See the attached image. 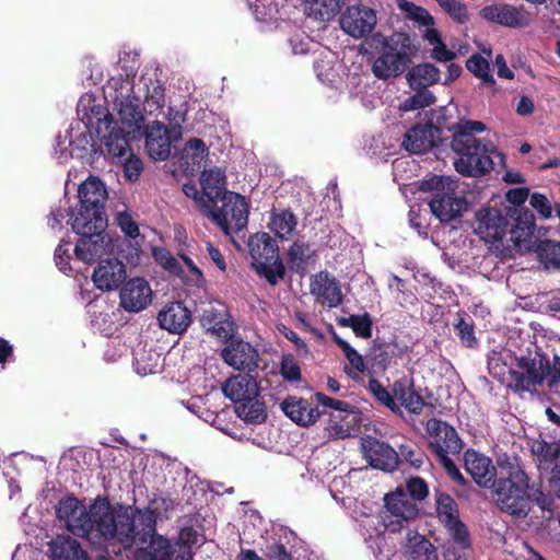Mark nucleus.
I'll return each instance as SVG.
<instances>
[{
    "label": "nucleus",
    "instance_id": "obj_1",
    "mask_svg": "<svg viewBox=\"0 0 560 560\" xmlns=\"http://www.w3.org/2000/svg\"><path fill=\"white\" fill-rule=\"evenodd\" d=\"M56 515L68 532L94 547L128 550L138 545L150 560H171V544L156 534V515L149 508L114 505L101 495L86 508L77 498L67 497L56 506Z\"/></svg>",
    "mask_w": 560,
    "mask_h": 560
},
{
    "label": "nucleus",
    "instance_id": "obj_2",
    "mask_svg": "<svg viewBox=\"0 0 560 560\" xmlns=\"http://www.w3.org/2000/svg\"><path fill=\"white\" fill-rule=\"evenodd\" d=\"M482 121L460 119L451 130L453 131L451 147L458 154L454 162L455 170L467 176H479L490 172L493 167L492 156H504L498 152L491 140L478 139L476 133L486 131Z\"/></svg>",
    "mask_w": 560,
    "mask_h": 560
},
{
    "label": "nucleus",
    "instance_id": "obj_3",
    "mask_svg": "<svg viewBox=\"0 0 560 560\" xmlns=\"http://www.w3.org/2000/svg\"><path fill=\"white\" fill-rule=\"evenodd\" d=\"M499 464L505 468L501 460ZM506 465L508 477L499 478L491 488L502 511L514 517L524 518L530 511L528 477L516 463V458H513L512 462L508 458Z\"/></svg>",
    "mask_w": 560,
    "mask_h": 560
},
{
    "label": "nucleus",
    "instance_id": "obj_4",
    "mask_svg": "<svg viewBox=\"0 0 560 560\" xmlns=\"http://www.w3.org/2000/svg\"><path fill=\"white\" fill-rule=\"evenodd\" d=\"M417 50L413 40L406 33H394L385 37L372 63V73L384 81L399 77L409 67Z\"/></svg>",
    "mask_w": 560,
    "mask_h": 560
},
{
    "label": "nucleus",
    "instance_id": "obj_5",
    "mask_svg": "<svg viewBox=\"0 0 560 560\" xmlns=\"http://www.w3.org/2000/svg\"><path fill=\"white\" fill-rule=\"evenodd\" d=\"M249 207L244 196L224 191L220 198L207 206L206 215L210 218L225 235L246 228Z\"/></svg>",
    "mask_w": 560,
    "mask_h": 560
},
{
    "label": "nucleus",
    "instance_id": "obj_6",
    "mask_svg": "<svg viewBox=\"0 0 560 560\" xmlns=\"http://www.w3.org/2000/svg\"><path fill=\"white\" fill-rule=\"evenodd\" d=\"M420 189L434 192L430 201V209L441 222L456 219L466 209L465 200L456 196L455 182L450 177L425 178L421 182Z\"/></svg>",
    "mask_w": 560,
    "mask_h": 560
},
{
    "label": "nucleus",
    "instance_id": "obj_7",
    "mask_svg": "<svg viewBox=\"0 0 560 560\" xmlns=\"http://www.w3.org/2000/svg\"><path fill=\"white\" fill-rule=\"evenodd\" d=\"M252 265L266 280L276 285L283 279L285 268L279 257V248L275 240L267 233L255 234L248 241Z\"/></svg>",
    "mask_w": 560,
    "mask_h": 560
},
{
    "label": "nucleus",
    "instance_id": "obj_8",
    "mask_svg": "<svg viewBox=\"0 0 560 560\" xmlns=\"http://www.w3.org/2000/svg\"><path fill=\"white\" fill-rule=\"evenodd\" d=\"M384 501L386 513L383 516V525L393 533L408 526L419 514L417 503L408 497L402 487L386 494Z\"/></svg>",
    "mask_w": 560,
    "mask_h": 560
},
{
    "label": "nucleus",
    "instance_id": "obj_9",
    "mask_svg": "<svg viewBox=\"0 0 560 560\" xmlns=\"http://www.w3.org/2000/svg\"><path fill=\"white\" fill-rule=\"evenodd\" d=\"M144 137L148 154L155 161H165L171 154L172 143L182 138V126L171 124L167 127L154 120L145 126Z\"/></svg>",
    "mask_w": 560,
    "mask_h": 560
},
{
    "label": "nucleus",
    "instance_id": "obj_10",
    "mask_svg": "<svg viewBox=\"0 0 560 560\" xmlns=\"http://www.w3.org/2000/svg\"><path fill=\"white\" fill-rule=\"evenodd\" d=\"M545 365L541 359L516 358L515 368L510 370L509 386L516 393H533L545 378Z\"/></svg>",
    "mask_w": 560,
    "mask_h": 560
},
{
    "label": "nucleus",
    "instance_id": "obj_11",
    "mask_svg": "<svg viewBox=\"0 0 560 560\" xmlns=\"http://www.w3.org/2000/svg\"><path fill=\"white\" fill-rule=\"evenodd\" d=\"M510 240L518 252L536 250L539 243L534 215L528 209L514 208L509 212Z\"/></svg>",
    "mask_w": 560,
    "mask_h": 560
},
{
    "label": "nucleus",
    "instance_id": "obj_12",
    "mask_svg": "<svg viewBox=\"0 0 560 560\" xmlns=\"http://www.w3.org/2000/svg\"><path fill=\"white\" fill-rule=\"evenodd\" d=\"M436 514L445 525L454 542L462 549L470 546L469 533L466 525L459 520L456 501L446 493L436 495Z\"/></svg>",
    "mask_w": 560,
    "mask_h": 560
},
{
    "label": "nucleus",
    "instance_id": "obj_13",
    "mask_svg": "<svg viewBox=\"0 0 560 560\" xmlns=\"http://www.w3.org/2000/svg\"><path fill=\"white\" fill-rule=\"evenodd\" d=\"M425 429L429 436V446L436 457L459 454L463 442L452 425L432 418L428 420Z\"/></svg>",
    "mask_w": 560,
    "mask_h": 560
},
{
    "label": "nucleus",
    "instance_id": "obj_14",
    "mask_svg": "<svg viewBox=\"0 0 560 560\" xmlns=\"http://www.w3.org/2000/svg\"><path fill=\"white\" fill-rule=\"evenodd\" d=\"M78 124L94 129L95 136H101L113 125L110 114L92 94H83L77 106Z\"/></svg>",
    "mask_w": 560,
    "mask_h": 560
},
{
    "label": "nucleus",
    "instance_id": "obj_15",
    "mask_svg": "<svg viewBox=\"0 0 560 560\" xmlns=\"http://www.w3.org/2000/svg\"><path fill=\"white\" fill-rule=\"evenodd\" d=\"M221 357L234 370L250 373L258 368V350L252 343L242 339L230 338V341L222 349Z\"/></svg>",
    "mask_w": 560,
    "mask_h": 560
},
{
    "label": "nucleus",
    "instance_id": "obj_16",
    "mask_svg": "<svg viewBox=\"0 0 560 560\" xmlns=\"http://www.w3.org/2000/svg\"><path fill=\"white\" fill-rule=\"evenodd\" d=\"M509 224L508 213L503 214L495 208H482L476 213L475 232L486 243H494L503 238Z\"/></svg>",
    "mask_w": 560,
    "mask_h": 560
},
{
    "label": "nucleus",
    "instance_id": "obj_17",
    "mask_svg": "<svg viewBox=\"0 0 560 560\" xmlns=\"http://www.w3.org/2000/svg\"><path fill=\"white\" fill-rule=\"evenodd\" d=\"M376 22L375 11L362 5L347 8L340 18L341 28L353 38H363L370 35Z\"/></svg>",
    "mask_w": 560,
    "mask_h": 560
},
{
    "label": "nucleus",
    "instance_id": "obj_18",
    "mask_svg": "<svg viewBox=\"0 0 560 560\" xmlns=\"http://www.w3.org/2000/svg\"><path fill=\"white\" fill-rule=\"evenodd\" d=\"M200 324L209 334L223 340L232 338L235 331L228 307L220 302L203 307Z\"/></svg>",
    "mask_w": 560,
    "mask_h": 560
},
{
    "label": "nucleus",
    "instance_id": "obj_19",
    "mask_svg": "<svg viewBox=\"0 0 560 560\" xmlns=\"http://www.w3.org/2000/svg\"><path fill=\"white\" fill-rule=\"evenodd\" d=\"M532 453L536 457L537 467L544 478L558 487L560 481V452L556 444H549L542 440L532 443Z\"/></svg>",
    "mask_w": 560,
    "mask_h": 560
},
{
    "label": "nucleus",
    "instance_id": "obj_20",
    "mask_svg": "<svg viewBox=\"0 0 560 560\" xmlns=\"http://www.w3.org/2000/svg\"><path fill=\"white\" fill-rule=\"evenodd\" d=\"M480 15L489 21L506 27H524L529 24V16L523 8L508 3H494L481 9Z\"/></svg>",
    "mask_w": 560,
    "mask_h": 560
},
{
    "label": "nucleus",
    "instance_id": "obj_21",
    "mask_svg": "<svg viewBox=\"0 0 560 560\" xmlns=\"http://www.w3.org/2000/svg\"><path fill=\"white\" fill-rule=\"evenodd\" d=\"M464 465L466 471L474 481L483 488H491L497 482V469L492 460L475 450H467L464 454Z\"/></svg>",
    "mask_w": 560,
    "mask_h": 560
},
{
    "label": "nucleus",
    "instance_id": "obj_22",
    "mask_svg": "<svg viewBox=\"0 0 560 560\" xmlns=\"http://www.w3.org/2000/svg\"><path fill=\"white\" fill-rule=\"evenodd\" d=\"M364 457L374 468L393 471L399 463L398 453L385 442L369 438L362 442Z\"/></svg>",
    "mask_w": 560,
    "mask_h": 560
},
{
    "label": "nucleus",
    "instance_id": "obj_23",
    "mask_svg": "<svg viewBox=\"0 0 560 560\" xmlns=\"http://www.w3.org/2000/svg\"><path fill=\"white\" fill-rule=\"evenodd\" d=\"M120 305L128 312H141L152 301V290L149 283L142 278H133L120 290Z\"/></svg>",
    "mask_w": 560,
    "mask_h": 560
},
{
    "label": "nucleus",
    "instance_id": "obj_24",
    "mask_svg": "<svg viewBox=\"0 0 560 560\" xmlns=\"http://www.w3.org/2000/svg\"><path fill=\"white\" fill-rule=\"evenodd\" d=\"M79 206L82 208L94 209V223L102 226V214L105 213V200L107 199V190L105 185L96 177H90L83 182L78 190Z\"/></svg>",
    "mask_w": 560,
    "mask_h": 560
},
{
    "label": "nucleus",
    "instance_id": "obj_25",
    "mask_svg": "<svg viewBox=\"0 0 560 560\" xmlns=\"http://www.w3.org/2000/svg\"><path fill=\"white\" fill-rule=\"evenodd\" d=\"M126 277L124 262L117 258H107L98 262L93 271L92 280L97 289L112 291L117 289Z\"/></svg>",
    "mask_w": 560,
    "mask_h": 560
},
{
    "label": "nucleus",
    "instance_id": "obj_26",
    "mask_svg": "<svg viewBox=\"0 0 560 560\" xmlns=\"http://www.w3.org/2000/svg\"><path fill=\"white\" fill-rule=\"evenodd\" d=\"M222 392L226 398L237 405L247 398L259 396V386L256 378L247 372L229 377L222 384Z\"/></svg>",
    "mask_w": 560,
    "mask_h": 560
},
{
    "label": "nucleus",
    "instance_id": "obj_27",
    "mask_svg": "<svg viewBox=\"0 0 560 560\" xmlns=\"http://www.w3.org/2000/svg\"><path fill=\"white\" fill-rule=\"evenodd\" d=\"M74 247L75 257L84 262H91L108 253L110 241L104 231L91 232V234L80 235Z\"/></svg>",
    "mask_w": 560,
    "mask_h": 560
},
{
    "label": "nucleus",
    "instance_id": "obj_28",
    "mask_svg": "<svg viewBox=\"0 0 560 560\" xmlns=\"http://www.w3.org/2000/svg\"><path fill=\"white\" fill-rule=\"evenodd\" d=\"M161 328L172 334H183L191 323V313L183 302L165 305L158 315Z\"/></svg>",
    "mask_w": 560,
    "mask_h": 560
},
{
    "label": "nucleus",
    "instance_id": "obj_29",
    "mask_svg": "<svg viewBox=\"0 0 560 560\" xmlns=\"http://www.w3.org/2000/svg\"><path fill=\"white\" fill-rule=\"evenodd\" d=\"M311 293L317 301H322L330 308L342 303L339 282L327 272H319L311 278Z\"/></svg>",
    "mask_w": 560,
    "mask_h": 560
},
{
    "label": "nucleus",
    "instance_id": "obj_30",
    "mask_svg": "<svg viewBox=\"0 0 560 560\" xmlns=\"http://www.w3.org/2000/svg\"><path fill=\"white\" fill-rule=\"evenodd\" d=\"M280 406L284 415L299 425L314 424L320 417L317 406L295 396L287 397Z\"/></svg>",
    "mask_w": 560,
    "mask_h": 560
},
{
    "label": "nucleus",
    "instance_id": "obj_31",
    "mask_svg": "<svg viewBox=\"0 0 560 560\" xmlns=\"http://www.w3.org/2000/svg\"><path fill=\"white\" fill-rule=\"evenodd\" d=\"M129 131H125L117 122H113L107 131L97 136L104 147L103 153H107L114 161L122 162L124 158L130 151L127 136Z\"/></svg>",
    "mask_w": 560,
    "mask_h": 560
},
{
    "label": "nucleus",
    "instance_id": "obj_32",
    "mask_svg": "<svg viewBox=\"0 0 560 560\" xmlns=\"http://www.w3.org/2000/svg\"><path fill=\"white\" fill-rule=\"evenodd\" d=\"M352 517L359 524V530L369 547L373 551H375V547L377 550H381L382 544L384 542L381 528L384 527V525L378 515L373 514L371 511H353Z\"/></svg>",
    "mask_w": 560,
    "mask_h": 560
},
{
    "label": "nucleus",
    "instance_id": "obj_33",
    "mask_svg": "<svg viewBox=\"0 0 560 560\" xmlns=\"http://www.w3.org/2000/svg\"><path fill=\"white\" fill-rule=\"evenodd\" d=\"M50 560H88L81 544L68 535H58L48 544Z\"/></svg>",
    "mask_w": 560,
    "mask_h": 560
},
{
    "label": "nucleus",
    "instance_id": "obj_34",
    "mask_svg": "<svg viewBox=\"0 0 560 560\" xmlns=\"http://www.w3.org/2000/svg\"><path fill=\"white\" fill-rule=\"evenodd\" d=\"M395 401L405 407L411 413H420L424 406L421 395L415 389L412 380L404 376L393 385Z\"/></svg>",
    "mask_w": 560,
    "mask_h": 560
},
{
    "label": "nucleus",
    "instance_id": "obj_35",
    "mask_svg": "<svg viewBox=\"0 0 560 560\" xmlns=\"http://www.w3.org/2000/svg\"><path fill=\"white\" fill-rule=\"evenodd\" d=\"M94 209L82 208V206H78L74 210L70 212L69 223L72 226L74 233L79 235L91 234V232L95 231H105L107 226V218L106 213L102 214V226L97 223H94Z\"/></svg>",
    "mask_w": 560,
    "mask_h": 560
},
{
    "label": "nucleus",
    "instance_id": "obj_36",
    "mask_svg": "<svg viewBox=\"0 0 560 560\" xmlns=\"http://www.w3.org/2000/svg\"><path fill=\"white\" fill-rule=\"evenodd\" d=\"M434 144V128L432 125L416 126L407 131L402 141L404 148L410 153H421Z\"/></svg>",
    "mask_w": 560,
    "mask_h": 560
},
{
    "label": "nucleus",
    "instance_id": "obj_37",
    "mask_svg": "<svg viewBox=\"0 0 560 560\" xmlns=\"http://www.w3.org/2000/svg\"><path fill=\"white\" fill-rule=\"evenodd\" d=\"M68 133L69 145L72 148L73 156L82 159L86 153L95 151L94 129L75 122L69 127Z\"/></svg>",
    "mask_w": 560,
    "mask_h": 560
},
{
    "label": "nucleus",
    "instance_id": "obj_38",
    "mask_svg": "<svg viewBox=\"0 0 560 560\" xmlns=\"http://www.w3.org/2000/svg\"><path fill=\"white\" fill-rule=\"evenodd\" d=\"M397 5L405 16L412 21L415 26L419 28L422 37H424L427 30H436L434 27L433 16L427 9L416 5L413 2L408 0H397Z\"/></svg>",
    "mask_w": 560,
    "mask_h": 560
},
{
    "label": "nucleus",
    "instance_id": "obj_39",
    "mask_svg": "<svg viewBox=\"0 0 560 560\" xmlns=\"http://www.w3.org/2000/svg\"><path fill=\"white\" fill-rule=\"evenodd\" d=\"M202 189L207 194L208 201L213 202L214 199L220 198L225 190V174L219 167L205 170L200 177Z\"/></svg>",
    "mask_w": 560,
    "mask_h": 560
},
{
    "label": "nucleus",
    "instance_id": "obj_40",
    "mask_svg": "<svg viewBox=\"0 0 560 560\" xmlns=\"http://www.w3.org/2000/svg\"><path fill=\"white\" fill-rule=\"evenodd\" d=\"M235 412L238 418L252 424H260L267 418L265 405L259 400V396L247 398L243 402L235 405Z\"/></svg>",
    "mask_w": 560,
    "mask_h": 560
},
{
    "label": "nucleus",
    "instance_id": "obj_41",
    "mask_svg": "<svg viewBox=\"0 0 560 560\" xmlns=\"http://www.w3.org/2000/svg\"><path fill=\"white\" fill-rule=\"evenodd\" d=\"M407 80L412 89H425L440 80V70L431 63H421L409 70Z\"/></svg>",
    "mask_w": 560,
    "mask_h": 560
},
{
    "label": "nucleus",
    "instance_id": "obj_42",
    "mask_svg": "<svg viewBox=\"0 0 560 560\" xmlns=\"http://www.w3.org/2000/svg\"><path fill=\"white\" fill-rule=\"evenodd\" d=\"M407 542L410 549V560H438L433 545L417 532H408Z\"/></svg>",
    "mask_w": 560,
    "mask_h": 560
},
{
    "label": "nucleus",
    "instance_id": "obj_43",
    "mask_svg": "<svg viewBox=\"0 0 560 560\" xmlns=\"http://www.w3.org/2000/svg\"><path fill=\"white\" fill-rule=\"evenodd\" d=\"M117 112L121 124L130 129L138 128L139 122L143 119L137 97L126 96L121 98L117 104Z\"/></svg>",
    "mask_w": 560,
    "mask_h": 560
},
{
    "label": "nucleus",
    "instance_id": "obj_44",
    "mask_svg": "<svg viewBox=\"0 0 560 560\" xmlns=\"http://www.w3.org/2000/svg\"><path fill=\"white\" fill-rule=\"evenodd\" d=\"M336 59L334 52L326 50L314 61V71L323 84L330 86L337 80Z\"/></svg>",
    "mask_w": 560,
    "mask_h": 560
},
{
    "label": "nucleus",
    "instance_id": "obj_45",
    "mask_svg": "<svg viewBox=\"0 0 560 560\" xmlns=\"http://www.w3.org/2000/svg\"><path fill=\"white\" fill-rule=\"evenodd\" d=\"M144 86V110L152 115L163 108L165 104V93L163 85L158 81L149 80L143 82Z\"/></svg>",
    "mask_w": 560,
    "mask_h": 560
},
{
    "label": "nucleus",
    "instance_id": "obj_46",
    "mask_svg": "<svg viewBox=\"0 0 560 560\" xmlns=\"http://www.w3.org/2000/svg\"><path fill=\"white\" fill-rule=\"evenodd\" d=\"M341 4L342 0H306V10L316 20L329 21L340 11Z\"/></svg>",
    "mask_w": 560,
    "mask_h": 560
},
{
    "label": "nucleus",
    "instance_id": "obj_47",
    "mask_svg": "<svg viewBox=\"0 0 560 560\" xmlns=\"http://www.w3.org/2000/svg\"><path fill=\"white\" fill-rule=\"evenodd\" d=\"M298 224L296 217L289 210L273 213L269 223L270 230L279 238H289L295 231Z\"/></svg>",
    "mask_w": 560,
    "mask_h": 560
},
{
    "label": "nucleus",
    "instance_id": "obj_48",
    "mask_svg": "<svg viewBox=\"0 0 560 560\" xmlns=\"http://www.w3.org/2000/svg\"><path fill=\"white\" fill-rule=\"evenodd\" d=\"M334 340L342 350L350 364V368H345V372L352 378H355L358 374L363 373L366 370V365L362 355L342 338L335 335Z\"/></svg>",
    "mask_w": 560,
    "mask_h": 560
},
{
    "label": "nucleus",
    "instance_id": "obj_49",
    "mask_svg": "<svg viewBox=\"0 0 560 560\" xmlns=\"http://www.w3.org/2000/svg\"><path fill=\"white\" fill-rule=\"evenodd\" d=\"M160 360V354L156 351L139 349L135 352V371L141 376L155 373L159 369Z\"/></svg>",
    "mask_w": 560,
    "mask_h": 560
},
{
    "label": "nucleus",
    "instance_id": "obj_50",
    "mask_svg": "<svg viewBox=\"0 0 560 560\" xmlns=\"http://www.w3.org/2000/svg\"><path fill=\"white\" fill-rule=\"evenodd\" d=\"M535 252L546 268L560 267V242L549 240L539 241Z\"/></svg>",
    "mask_w": 560,
    "mask_h": 560
},
{
    "label": "nucleus",
    "instance_id": "obj_51",
    "mask_svg": "<svg viewBox=\"0 0 560 560\" xmlns=\"http://www.w3.org/2000/svg\"><path fill=\"white\" fill-rule=\"evenodd\" d=\"M337 324L341 327H350L354 334L361 338H370L372 336V320L368 313L363 315H350L348 317H339Z\"/></svg>",
    "mask_w": 560,
    "mask_h": 560
},
{
    "label": "nucleus",
    "instance_id": "obj_52",
    "mask_svg": "<svg viewBox=\"0 0 560 560\" xmlns=\"http://www.w3.org/2000/svg\"><path fill=\"white\" fill-rule=\"evenodd\" d=\"M466 68L482 83L493 85L494 79L490 71V62L488 58L474 54L466 61Z\"/></svg>",
    "mask_w": 560,
    "mask_h": 560
},
{
    "label": "nucleus",
    "instance_id": "obj_53",
    "mask_svg": "<svg viewBox=\"0 0 560 560\" xmlns=\"http://www.w3.org/2000/svg\"><path fill=\"white\" fill-rule=\"evenodd\" d=\"M424 40L432 46V57L440 62H447L455 58V52L447 49L445 44L441 39V35L438 30H430L425 32Z\"/></svg>",
    "mask_w": 560,
    "mask_h": 560
},
{
    "label": "nucleus",
    "instance_id": "obj_54",
    "mask_svg": "<svg viewBox=\"0 0 560 560\" xmlns=\"http://www.w3.org/2000/svg\"><path fill=\"white\" fill-rule=\"evenodd\" d=\"M311 246L303 241H295L289 248L288 259L292 269L302 270L312 257Z\"/></svg>",
    "mask_w": 560,
    "mask_h": 560
},
{
    "label": "nucleus",
    "instance_id": "obj_55",
    "mask_svg": "<svg viewBox=\"0 0 560 560\" xmlns=\"http://www.w3.org/2000/svg\"><path fill=\"white\" fill-rule=\"evenodd\" d=\"M418 91L399 104V110L411 112L428 107L435 102V96L427 89H417Z\"/></svg>",
    "mask_w": 560,
    "mask_h": 560
},
{
    "label": "nucleus",
    "instance_id": "obj_56",
    "mask_svg": "<svg viewBox=\"0 0 560 560\" xmlns=\"http://www.w3.org/2000/svg\"><path fill=\"white\" fill-rule=\"evenodd\" d=\"M152 256L154 260L162 266L165 270L170 271L173 275H179L182 272V267L178 260L172 255V253L164 247H153Z\"/></svg>",
    "mask_w": 560,
    "mask_h": 560
},
{
    "label": "nucleus",
    "instance_id": "obj_57",
    "mask_svg": "<svg viewBox=\"0 0 560 560\" xmlns=\"http://www.w3.org/2000/svg\"><path fill=\"white\" fill-rule=\"evenodd\" d=\"M368 388L377 401L389 408L392 411H399L400 407L392 395L377 380H370Z\"/></svg>",
    "mask_w": 560,
    "mask_h": 560
},
{
    "label": "nucleus",
    "instance_id": "obj_58",
    "mask_svg": "<svg viewBox=\"0 0 560 560\" xmlns=\"http://www.w3.org/2000/svg\"><path fill=\"white\" fill-rule=\"evenodd\" d=\"M115 221L126 236L131 238H136L139 236V226L137 222L133 220L132 215L130 214L126 206H124V210H118L116 212Z\"/></svg>",
    "mask_w": 560,
    "mask_h": 560
},
{
    "label": "nucleus",
    "instance_id": "obj_59",
    "mask_svg": "<svg viewBox=\"0 0 560 560\" xmlns=\"http://www.w3.org/2000/svg\"><path fill=\"white\" fill-rule=\"evenodd\" d=\"M443 10L457 23H465L468 20L467 7L459 0H440Z\"/></svg>",
    "mask_w": 560,
    "mask_h": 560
},
{
    "label": "nucleus",
    "instance_id": "obj_60",
    "mask_svg": "<svg viewBox=\"0 0 560 560\" xmlns=\"http://www.w3.org/2000/svg\"><path fill=\"white\" fill-rule=\"evenodd\" d=\"M280 374L288 382H298L301 380V368L293 355L285 354L282 357Z\"/></svg>",
    "mask_w": 560,
    "mask_h": 560
},
{
    "label": "nucleus",
    "instance_id": "obj_61",
    "mask_svg": "<svg viewBox=\"0 0 560 560\" xmlns=\"http://www.w3.org/2000/svg\"><path fill=\"white\" fill-rule=\"evenodd\" d=\"M186 156H190L194 164H200L208 155V148L201 139H189L184 148Z\"/></svg>",
    "mask_w": 560,
    "mask_h": 560
},
{
    "label": "nucleus",
    "instance_id": "obj_62",
    "mask_svg": "<svg viewBox=\"0 0 560 560\" xmlns=\"http://www.w3.org/2000/svg\"><path fill=\"white\" fill-rule=\"evenodd\" d=\"M404 490L416 503L419 500H423L429 493L428 485L423 479L419 477L409 478Z\"/></svg>",
    "mask_w": 560,
    "mask_h": 560
},
{
    "label": "nucleus",
    "instance_id": "obj_63",
    "mask_svg": "<svg viewBox=\"0 0 560 560\" xmlns=\"http://www.w3.org/2000/svg\"><path fill=\"white\" fill-rule=\"evenodd\" d=\"M70 242L61 241V243L58 245V247L55 250V261L58 269L70 275L72 271V268L69 264V260L71 258L70 256Z\"/></svg>",
    "mask_w": 560,
    "mask_h": 560
},
{
    "label": "nucleus",
    "instance_id": "obj_64",
    "mask_svg": "<svg viewBox=\"0 0 560 560\" xmlns=\"http://www.w3.org/2000/svg\"><path fill=\"white\" fill-rule=\"evenodd\" d=\"M121 163L124 164L125 176L131 182L137 180L143 170L141 159L132 153H127Z\"/></svg>",
    "mask_w": 560,
    "mask_h": 560
}]
</instances>
